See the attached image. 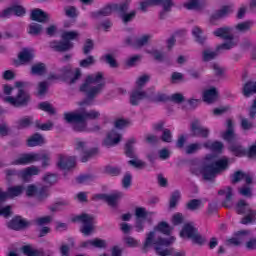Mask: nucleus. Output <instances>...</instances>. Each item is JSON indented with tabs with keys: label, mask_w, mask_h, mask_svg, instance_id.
Segmentation results:
<instances>
[{
	"label": "nucleus",
	"mask_w": 256,
	"mask_h": 256,
	"mask_svg": "<svg viewBox=\"0 0 256 256\" xmlns=\"http://www.w3.org/2000/svg\"><path fill=\"white\" fill-rule=\"evenodd\" d=\"M95 63V58L93 56H88L86 59L80 61V67L87 68Z\"/></svg>",
	"instance_id": "obj_63"
},
{
	"label": "nucleus",
	"mask_w": 256,
	"mask_h": 256,
	"mask_svg": "<svg viewBox=\"0 0 256 256\" xmlns=\"http://www.w3.org/2000/svg\"><path fill=\"white\" fill-rule=\"evenodd\" d=\"M229 167V160L227 158H222L215 163L208 164L202 167L201 173L205 181H213L215 175L220 173V171H225Z\"/></svg>",
	"instance_id": "obj_5"
},
{
	"label": "nucleus",
	"mask_w": 256,
	"mask_h": 256,
	"mask_svg": "<svg viewBox=\"0 0 256 256\" xmlns=\"http://www.w3.org/2000/svg\"><path fill=\"white\" fill-rule=\"evenodd\" d=\"M190 239L195 245H204L206 241L205 237L199 234V231H197Z\"/></svg>",
	"instance_id": "obj_50"
},
{
	"label": "nucleus",
	"mask_w": 256,
	"mask_h": 256,
	"mask_svg": "<svg viewBox=\"0 0 256 256\" xmlns=\"http://www.w3.org/2000/svg\"><path fill=\"white\" fill-rule=\"evenodd\" d=\"M39 156L37 153H26L22 154L18 159L12 162V165H29L31 163L37 162Z\"/></svg>",
	"instance_id": "obj_12"
},
{
	"label": "nucleus",
	"mask_w": 256,
	"mask_h": 256,
	"mask_svg": "<svg viewBox=\"0 0 256 256\" xmlns=\"http://www.w3.org/2000/svg\"><path fill=\"white\" fill-rule=\"evenodd\" d=\"M186 207L190 211H197V209H199V207H201V200L192 199L187 203Z\"/></svg>",
	"instance_id": "obj_49"
},
{
	"label": "nucleus",
	"mask_w": 256,
	"mask_h": 256,
	"mask_svg": "<svg viewBox=\"0 0 256 256\" xmlns=\"http://www.w3.org/2000/svg\"><path fill=\"white\" fill-rule=\"evenodd\" d=\"M9 229H13V231H21V229H26L29 227V222L23 219L21 216H15L8 222Z\"/></svg>",
	"instance_id": "obj_13"
},
{
	"label": "nucleus",
	"mask_w": 256,
	"mask_h": 256,
	"mask_svg": "<svg viewBox=\"0 0 256 256\" xmlns=\"http://www.w3.org/2000/svg\"><path fill=\"white\" fill-rule=\"evenodd\" d=\"M175 241V237L170 238H158L155 241V231H151L147 234L146 240L142 247L143 253H147V249L151 247V245H155L154 249L158 256H169L173 255V249H163V247H169Z\"/></svg>",
	"instance_id": "obj_2"
},
{
	"label": "nucleus",
	"mask_w": 256,
	"mask_h": 256,
	"mask_svg": "<svg viewBox=\"0 0 256 256\" xmlns=\"http://www.w3.org/2000/svg\"><path fill=\"white\" fill-rule=\"evenodd\" d=\"M244 97H251V95L256 93V82H246L243 87Z\"/></svg>",
	"instance_id": "obj_33"
},
{
	"label": "nucleus",
	"mask_w": 256,
	"mask_h": 256,
	"mask_svg": "<svg viewBox=\"0 0 256 256\" xmlns=\"http://www.w3.org/2000/svg\"><path fill=\"white\" fill-rule=\"evenodd\" d=\"M218 93L217 88H210L203 93V101L205 103H215L217 101Z\"/></svg>",
	"instance_id": "obj_22"
},
{
	"label": "nucleus",
	"mask_w": 256,
	"mask_h": 256,
	"mask_svg": "<svg viewBox=\"0 0 256 256\" xmlns=\"http://www.w3.org/2000/svg\"><path fill=\"white\" fill-rule=\"evenodd\" d=\"M114 11H119L122 15H125L127 11H129V4L122 3V4H113Z\"/></svg>",
	"instance_id": "obj_54"
},
{
	"label": "nucleus",
	"mask_w": 256,
	"mask_h": 256,
	"mask_svg": "<svg viewBox=\"0 0 256 256\" xmlns=\"http://www.w3.org/2000/svg\"><path fill=\"white\" fill-rule=\"evenodd\" d=\"M154 231H158V233L163 235H171V226L169 223L161 221L154 227Z\"/></svg>",
	"instance_id": "obj_28"
},
{
	"label": "nucleus",
	"mask_w": 256,
	"mask_h": 256,
	"mask_svg": "<svg viewBox=\"0 0 256 256\" xmlns=\"http://www.w3.org/2000/svg\"><path fill=\"white\" fill-rule=\"evenodd\" d=\"M101 81H103V73L101 72L88 75L85 82L80 86V91L87 93L88 99H95L98 93H101V89L105 87V84Z\"/></svg>",
	"instance_id": "obj_3"
},
{
	"label": "nucleus",
	"mask_w": 256,
	"mask_h": 256,
	"mask_svg": "<svg viewBox=\"0 0 256 256\" xmlns=\"http://www.w3.org/2000/svg\"><path fill=\"white\" fill-rule=\"evenodd\" d=\"M115 11V7H113V4H108L104 8H102L99 11L91 12V18L92 19H97L98 17H107L111 15Z\"/></svg>",
	"instance_id": "obj_18"
},
{
	"label": "nucleus",
	"mask_w": 256,
	"mask_h": 256,
	"mask_svg": "<svg viewBox=\"0 0 256 256\" xmlns=\"http://www.w3.org/2000/svg\"><path fill=\"white\" fill-rule=\"evenodd\" d=\"M143 99H147V92L134 90L130 95V103L133 106L139 105V101H143Z\"/></svg>",
	"instance_id": "obj_19"
},
{
	"label": "nucleus",
	"mask_w": 256,
	"mask_h": 256,
	"mask_svg": "<svg viewBox=\"0 0 256 256\" xmlns=\"http://www.w3.org/2000/svg\"><path fill=\"white\" fill-rule=\"evenodd\" d=\"M49 197V188L47 186H42L36 192L37 201H45Z\"/></svg>",
	"instance_id": "obj_36"
},
{
	"label": "nucleus",
	"mask_w": 256,
	"mask_h": 256,
	"mask_svg": "<svg viewBox=\"0 0 256 256\" xmlns=\"http://www.w3.org/2000/svg\"><path fill=\"white\" fill-rule=\"evenodd\" d=\"M38 109L40 111H45V113H49L50 115H55V108L49 102H41L38 105Z\"/></svg>",
	"instance_id": "obj_42"
},
{
	"label": "nucleus",
	"mask_w": 256,
	"mask_h": 256,
	"mask_svg": "<svg viewBox=\"0 0 256 256\" xmlns=\"http://www.w3.org/2000/svg\"><path fill=\"white\" fill-rule=\"evenodd\" d=\"M197 231V228H195L192 224L187 223L183 226L180 236L191 239Z\"/></svg>",
	"instance_id": "obj_26"
},
{
	"label": "nucleus",
	"mask_w": 256,
	"mask_h": 256,
	"mask_svg": "<svg viewBox=\"0 0 256 256\" xmlns=\"http://www.w3.org/2000/svg\"><path fill=\"white\" fill-rule=\"evenodd\" d=\"M122 136L117 132V130H111L108 132L106 138L102 142L104 147H113L121 142Z\"/></svg>",
	"instance_id": "obj_11"
},
{
	"label": "nucleus",
	"mask_w": 256,
	"mask_h": 256,
	"mask_svg": "<svg viewBox=\"0 0 256 256\" xmlns=\"http://www.w3.org/2000/svg\"><path fill=\"white\" fill-rule=\"evenodd\" d=\"M149 39H151V36L149 35H143L140 38H137L135 36H129L125 39V45H128L129 47L139 48L147 45V43H149Z\"/></svg>",
	"instance_id": "obj_10"
},
{
	"label": "nucleus",
	"mask_w": 256,
	"mask_h": 256,
	"mask_svg": "<svg viewBox=\"0 0 256 256\" xmlns=\"http://www.w3.org/2000/svg\"><path fill=\"white\" fill-rule=\"evenodd\" d=\"M218 195H226L224 201L222 202L223 207L229 208L233 203V189L227 187V189H222L218 191Z\"/></svg>",
	"instance_id": "obj_17"
},
{
	"label": "nucleus",
	"mask_w": 256,
	"mask_h": 256,
	"mask_svg": "<svg viewBox=\"0 0 256 256\" xmlns=\"http://www.w3.org/2000/svg\"><path fill=\"white\" fill-rule=\"evenodd\" d=\"M251 27H253V21L251 20H248L236 25L237 31H240L241 33H245V31H249Z\"/></svg>",
	"instance_id": "obj_44"
},
{
	"label": "nucleus",
	"mask_w": 256,
	"mask_h": 256,
	"mask_svg": "<svg viewBox=\"0 0 256 256\" xmlns=\"http://www.w3.org/2000/svg\"><path fill=\"white\" fill-rule=\"evenodd\" d=\"M30 19L32 21H37V23H45V21L49 19V16L47 15V13H45V11L36 8L31 11Z\"/></svg>",
	"instance_id": "obj_16"
},
{
	"label": "nucleus",
	"mask_w": 256,
	"mask_h": 256,
	"mask_svg": "<svg viewBox=\"0 0 256 256\" xmlns=\"http://www.w3.org/2000/svg\"><path fill=\"white\" fill-rule=\"evenodd\" d=\"M11 7H12V13H14L16 17H23L25 13H27L25 8L21 5H13Z\"/></svg>",
	"instance_id": "obj_48"
},
{
	"label": "nucleus",
	"mask_w": 256,
	"mask_h": 256,
	"mask_svg": "<svg viewBox=\"0 0 256 256\" xmlns=\"http://www.w3.org/2000/svg\"><path fill=\"white\" fill-rule=\"evenodd\" d=\"M58 163L57 166L59 169H62V171H69L77 165V159L75 156H65L63 154H59L58 156Z\"/></svg>",
	"instance_id": "obj_9"
},
{
	"label": "nucleus",
	"mask_w": 256,
	"mask_h": 256,
	"mask_svg": "<svg viewBox=\"0 0 256 256\" xmlns=\"http://www.w3.org/2000/svg\"><path fill=\"white\" fill-rule=\"evenodd\" d=\"M22 252L26 256H42L44 255L43 249H33L31 245H25L22 247Z\"/></svg>",
	"instance_id": "obj_30"
},
{
	"label": "nucleus",
	"mask_w": 256,
	"mask_h": 256,
	"mask_svg": "<svg viewBox=\"0 0 256 256\" xmlns=\"http://www.w3.org/2000/svg\"><path fill=\"white\" fill-rule=\"evenodd\" d=\"M201 149V144L199 143H192L186 147L187 155H193V153H197Z\"/></svg>",
	"instance_id": "obj_55"
},
{
	"label": "nucleus",
	"mask_w": 256,
	"mask_h": 256,
	"mask_svg": "<svg viewBox=\"0 0 256 256\" xmlns=\"http://www.w3.org/2000/svg\"><path fill=\"white\" fill-rule=\"evenodd\" d=\"M179 199H181V192H179V190H176L170 196V201H169L170 209H175V207H177V204L179 203Z\"/></svg>",
	"instance_id": "obj_39"
},
{
	"label": "nucleus",
	"mask_w": 256,
	"mask_h": 256,
	"mask_svg": "<svg viewBox=\"0 0 256 256\" xmlns=\"http://www.w3.org/2000/svg\"><path fill=\"white\" fill-rule=\"evenodd\" d=\"M20 63H29L33 59V54L27 49H23L18 55Z\"/></svg>",
	"instance_id": "obj_38"
},
{
	"label": "nucleus",
	"mask_w": 256,
	"mask_h": 256,
	"mask_svg": "<svg viewBox=\"0 0 256 256\" xmlns=\"http://www.w3.org/2000/svg\"><path fill=\"white\" fill-rule=\"evenodd\" d=\"M90 181H93V176L89 174H82L78 177H76V182L81 185V184H87Z\"/></svg>",
	"instance_id": "obj_52"
},
{
	"label": "nucleus",
	"mask_w": 256,
	"mask_h": 256,
	"mask_svg": "<svg viewBox=\"0 0 256 256\" xmlns=\"http://www.w3.org/2000/svg\"><path fill=\"white\" fill-rule=\"evenodd\" d=\"M124 196L123 192H116L111 195L109 194H95L92 199L93 201H106L110 207H117V202Z\"/></svg>",
	"instance_id": "obj_8"
},
{
	"label": "nucleus",
	"mask_w": 256,
	"mask_h": 256,
	"mask_svg": "<svg viewBox=\"0 0 256 256\" xmlns=\"http://www.w3.org/2000/svg\"><path fill=\"white\" fill-rule=\"evenodd\" d=\"M30 99L31 97L25 92V90L19 89L16 97L8 96L5 98V101L14 107H25L29 103Z\"/></svg>",
	"instance_id": "obj_7"
},
{
	"label": "nucleus",
	"mask_w": 256,
	"mask_h": 256,
	"mask_svg": "<svg viewBox=\"0 0 256 256\" xmlns=\"http://www.w3.org/2000/svg\"><path fill=\"white\" fill-rule=\"evenodd\" d=\"M41 31H43V26H41L40 24L32 23L29 25V35H39Z\"/></svg>",
	"instance_id": "obj_45"
},
{
	"label": "nucleus",
	"mask_w": 256,
	"mask_h": 256,
	"mask_svg": "<svg viewBox=\"0 0 256 256\" xmlns=\"http://www.w3.org/2000/svg\"><path fill=\"white\" fill-rule=\"evenodd\" d=\"M77 37H79V33L75 32V31H68V32H64L62 34V39L63 41H73V39H77Z\"/></svg>",
	"instance_id": "obj_53"
},
{
	"label": "nucleus",
	"mask_w": 256,
	"mask_h": 256,
	"mask_svg": "<svg viewBox=\"0 0 256 256\" xmlns=\"http://www.w3.org/2000/svg\"><path fill=\"white\" fill-rule=\"evenodd\" d=\"M223 139L227 141L228 143H232V141H235V130L233 129H228L224 135Z\"/></svg>",
	"instance_id": "obj_57"
},
{
	"label": "nucleus",
	"mask_w": 256,
	"mask_h": 256,
	"mask_svg": "<svg viewBox=\"0 0 256 256\" xmlns=\"http://www.w3.org/2000/svg\"><path fill=\"white\" fill-rule=\"evenodd\" d=\"M229 149L235 157H247V149H245L241 144H233Z\"/></svg>",
	"instance_id": "obj_25"
},
{
	"label": "nucleus",
	"mask_w": 256,
	"mask_h": 256,
	"mask_svg": "<svg viewBox=\"0 0 256 256\" xmlns=\"http://www.w3.org/2000/svg\"><path fill=\"white\" fill-rule=\"evenodd\" d=\"M135 143V138H130L124 146V153L126 157H129L130 159H135Z\"/></svg>",
	"instance_id": "obj_23"
},
{
	"label": "nucleus",
	"mask_w": 256,
	"mask_h": 256,
	"mask_svg": "<svg viewBox=\"0 0 256 256\" xmlns=\"http://www.w3.org/2000/svg\"><path fill=\"white\" fill-rule=\"evenodd\" d=\"M50 47L54 51H57L58 53H65V51H69V49H73V43L70 41H57L54 40L50 42Z\"/></svg>",
	"instance_id": "obj_14"
},
{
	"label": "nucleus",
	"mask_w": 256,
	"mask_h": 256,
	"mask_svg": "<svg viewBox=\"0 0 256 256\" xmlns=\"http://www.w3.org/2000/svg\"><path fill=\"white\" fill-rule=\"evenodd\" d=\"M37 145H43V136L34 134L27 140L28 147H37Z\"/></svg>",
	"instance_id": "obj_34"
},
{
	"label": "nucleus",
	"mask_w": 256,
	"mask_h": 256,
	"mask_svg": "<svg viewBox=\"0 0 256 256\" xmlns=\"http://www.w3.org/2000/svg\"><path fill=\"white\" fill-rule=\"evenodd\" d=\"M247 213L248 214L244 216L240 221L242 225H249V223H253V219H255V215H256L255 210L249 209Z\"/></svg>",
	"instance_id": "obj_41"
},
{
	"label": "nucleus",
	"mask_w": 256,
	"mask_h": 256,
	"mask_svg": "<svg viewBox=\"0 0 256 256\" xmlns=\"http://www.w3.org/2000/svg\"><path fill=\"white\" fill-rule=\"evenodd\" d=\"M100 116H101V113L99 111H96V110H90L88 112H82V117H84L83 123H86L89 120L99 119Z\"/></svg>",
	"instance_id": "obj_35"
},
{
	"label": "nucleus",
	"mask_w": 256,
	"mask_h": 256,
	"mask_svg": "<svg viewBox=\"0 0 256 256\" xmlns=\"http://www.w3.org/2000/svg\"><path fill=\"white\" fill-rule=\"evenodd\" d=\"M149 75H142L136 80V87L137 89H143L147 82H149Z\"/></svg>",
	"instance_id": "obj_51"
},
{
	"label": "nucleus",
	"mask_w": 256,
	"mask_h": 256,
	"mask_svg": "<svg viewBox=\"0 0 256 256\" xmlns=\"http://www.w3.org/2000/svg\"><path fill=\"white\" fill-rule=\"evenodd\" d=\"M205 149H210L214 153H221L223 151V143L219 141L204 143Z\"/></svg>",
	"instance_id": "obj_29"
},
{
	"label": "nucleus",
	"mask_w": 256,
	"mask_h": 256,
	"mask_svg": "<svg viewBox=\"0 0 256 256\" xmlns=\"http://www.w3.org/2000/svg\"><path fill=\"white\" fill-rule=\"evenodd\" d=\"M245 235H249V231L248 230H240L235 233L234 238H230L228 241H229V243H231V245L239 246V245H241V241H243V237H245Z\"/></svg>",
	"instance_id": "obj_27"
},
{
	"label": "nucleus",
	"mask_w": 256,
	"mask_h": 256,
	"mask_svg": "<svg viewBox=\"0 0 256 256\" xmlns=\"http://www.w3.org/2000/svg\"><path fill=\"white\" fill-rule=\"evenodd\" d=\"M169 101H172V103H183L185 101V97L181 93H175L172 94L169 98Z\"/></svg>",
	"instance_id": "obj_60"
},
{
	"label": "nucleus",
	"mask_w": 256,
	"mask_h": 256,
	"mask_svg": "<svg viewBox=\"0 0 256 256\" xmlns=\"http://www.w3.org/2000/svg\"><path fill=\"white\" fill-rule=\"evenodd\" d=\"M150 5H162L164 11H171L173 0H148Z\"/></svg>",
	"instance_id": "obj_32"
},
{
	"label": "nucleus",
	"mask_w": 256,
	"mask_h": 256,
	"mask_svg": "<svg viewBox=\"0 0 256 256\" xmlns=\"http://www.w3.org/2000/svg\"><path fill=\"white\" fill-rule=\"evenodd\" d=\"M93 47H94L93 40L87 39L83 47L84 55H89L91 51H93Z\"/></svg>",
	"instance_id": "obj_58"
},
{
	"label": "nucleus",
	"mask_w": 256,
	"mask_h": 256,
	"mask_svg": "<svg viewBox=\"0 0 256 256\" xmlns=\"http://www.w3.org/2000/svg\"><path fill=\"white\" fill-rule=\"evenodd\" d=\"M186 9H199V0H189L187 3L184 4Z\"/></svg>",
	"instance_id": "obj_64"
},
{
	"label": "nucleus",
	"mask_w": 256,
	"mask_h": 256,
	"mask_svg": "<svg viewBox=\"0 0 256 256\" xmlns=\"http://www.w3.org/2000/svg\"><path fill=\"white\" fill-rule=\"evenodd\" d=\"M58 176L57 174L48 173L44 176L43 181L45 183H49V185H53V183H57Z\"/></svg>",
	"instance_id": "obj_59"
},
{
	"label": "nucleus",
	"mask_w": 256,
	"mask_h": 256,
	"mask_svg": "<svg viewBox=\"0 0 256 256\" xmlns=\"http://www.w3.org/2000/svg\"><path fill=\"white\" fill-rule=\"evenodd\" d=\"M137 219H147V210L143 207H138L135 210Z\"/></svg>",
	"instance_id": "obj_62"
},
{
	"label": "nucleus",
	"mask_w": 256,
	"mask_h": 256,
	"mask_svg": "<svg viewBox=\"0 0 256 256\" xmlns=\"http://www.w3.org/2000/svg\"><path fill=\"white\" fill-rule=\"evenodd\" d=\"M17 124L19 125V127H30L31 125H33V117L31 116H26L24 118H21L17 121Z\"/></svg>",
	"instance_id": "obj_47"
},
{
	"label": "nucleus",
	"mask_w": 256,
	"mask_h": 256,
	"mask_svg": "<svg viewBox=\"0 0 256 256\" xmlns=\"http://www.w3.org/2000/svg\"><path fill=\"white\" fill-rule=\"evenodd\" d=\"M24 191L25 186L23 185L11 186L7 189V192H3L0 189V215H2V217H9V215H11V206L7 205L5 207H1V205H3L7 199L19 197V195H22Z\"/></svg>",
	"instance_id": "obj_4"
},
{
	"label": "nucleus",
	"mask_w": 256,
	"mask_h": 256,
	"mask_svg": "<svg viewBox=\"0 0 256 256\" xmlns=\"http://www.w3.org/2000/svg\"><path fill=\"white\" fill-rule=\"evenodd\" d=\"M38 173H40L39 168H37L36 166H30L23 170H20L19 176L24 181H27V179H29V177H33L34 175H37Z\"/></svg>",
	"instance_id": "obj_20"
},
{
	"label": "nucleus",
	"mask_w": 256,
	"mask_h": 256,
	"mask_svg": "<svg viewBox=\"0 0 256 256\" xmlns=\"http://www.w3.org/2000/svg\"><path fill=\"white\" fill-rule=\"evenodd\" d=\"M98 153H99L98 148H91L90 150L85 151L84 155L81 158V162L87 163L89 161V159H91V157H93V155H97Z\"/></svg>",
	"instance_id": "obj_43"
},
{
	"label": "nucleus",
	"mask_w": 256,
	"mask_h": 256,
	"mask_svg": "<svg viewBox=\"0 0 256 256\" xmlns=\"http://www.w3.org/2000/svg\"><path fill=\"white\" fill-rule=\"evenodd\" d=\"M92 247L95 249H107V241L100 238L92 239Z\"/></svg>",
	"instance_id": "obj_46"
},
{
	"label": "nucleus",
	"mask_w": 256,
	"mask_h": 256,
	"mask_svg": "<svg viewBox=\"0 0 256 256\" xmlns=\"http://www.w3.org/2000/svg\"><path fill=\"white\" fill-rule=\"evenodd\" d=\"M93 220V216L86 213L72 217V223H82L80 232L83 233L85 237H89V235L93 233Z\"/></svg>",
	"instance_id": "obj_6"
},
{
	"label": "nucleus",
	"mask_w": 256,
	"mask_h": 256,
	"mask_svg": "<svg viewBox=\"0 0 256 256\" xmlns=\"http://www.w3.org/2000/svg\"><path fill=\"white\" fill-rule=\"evenodd\" d=\"M105 172L108 173V175H112V177H117V175L121 174V168L113 167V166H107L105 168Z\"/></svg>",
	"instance_id": "obj_56"
},
{
	"label": "nucleus",
	"mask_w": 256,
	"mask_h": 256,
	"mask_svg": "<svg viewBox=\"0 0 256 256\" xmlns=\"http://www.w3.org/2000/svg\"><path fill=\"white\" fill-rule=\"evenodd\" d=\"M248 204L245 200H239L236 204V213L237 215H245V213H249V209H247Z\"/></svg>",
	"instance_id": "obj_40"
},
{
	"label": "nucleus",
	"mask_w": 256,
	"mask_h": 256,
	"mask_svg": "<svg viewBox=\"0 0 256 256\" xmlns=\"http://www.w3.org/2000/svg\"><path fill=\"white\" fill-rule=\"evenodd\" d=\"M243 179H245V173L242 171H236L232 176L231 182L235 184L239 183V181H243Z\"/></svg>",
	"instance_id": "obj_61"
},
{
	"label": "nucleus",
	"mask_w": 256,
	"mask_h": 256,
	"mask_svg": "<svg viewBox=\"0 0 256 256\" xmlns=\"http://www.w3.org/2000/svg\"><path fill=\"white\" fill-rule=\"evenodd\" d=\"M31 75H38L39 77L45 75L47 73V65L42 62H38L34 65H32L30 70Z\"/></svg>",
	"instance_id": "obj_24"
},
{
	"label": "nucleus",
	"mask_w": 256,
	"mask_h": 256,
	"mask_svg": "<svg viewBox=\"0 0 256 256\" xmlns=\"http://www.w3.org/2000/svg\"><path fill=\"white\" fill-rule=\"evenodd\" d=\"M213 35H215V37H220V39H224L225 41H229V42H225L218 45L215 51L204 50L202 55H203V61L205 63L209 61H213V59H215V57L219 55V51L233 49L234 44L231 41L233 39V35H231V28L229 27L218 28L213 32Z\"/></svg>",
	"instance_id": "obj_1"
},
{
	"label": "nucleus",
	"mask_w": 256,
	"mask_h": 256,
	"mask_svg": "<svg viewBox=\"0 0 256 256\" xmlns=\"http://www.w3.org/2000/svg\"><path fill=\"white\" fill-rule=\"evenodd\" d=\"M231 13V6H223L220 10L216 11L214 14L210 17V23H215L217 19H222V17H225Z\"/></svg>",
	"instance_id": "obj_21"
},
{
	"label": "nucleus",
	"mask_w": 256,
	"mask_h": 256,
	"mask_svg": "<svg viewBox=\"0 0 256 256\" xmlns=\"http://www.w3.org/2000/svg\"><path fill=\"white\" fill-rule=\"evenodd\" d=\"M38 159L36 161H42L43 169L49 167L51 161V155L49 153H36Z\"/></svg>",
	"instance_id": "obj_37"
},
{
	"label": "nucleus",
	"mask_w": 256,
	"mask_h": 256,
	"mask_svg": "<svg viewBox=\"0 0 256 256\" xmlns=\"http://www.w3.org/2000/svg\"><path fill=\"white\" fill-rule=\"evenodd\" d=\"M83 113H75V112H65L64 113V120L66 123H76V124H83Z\"/></svg>",
	"instance_id": "obj_15"
},
{
	"label": "nucleus",
	"mask_w": 256,
	"mask_h": 256,
	"mask_svg": "<svg viewBox=\"0 0 256 256\" xmlns=\"http://www.w3.org/2000/svg\"><path fill=\"white\" fill-rule=\"evenodd\" d=\"M192 35L195 38V42L199 43L200 45H203V43L207 41V38L203 36V30L197 26L193 28Z\"/></svg>",
	"instance_id": "obj_31"
}]
</instances>
